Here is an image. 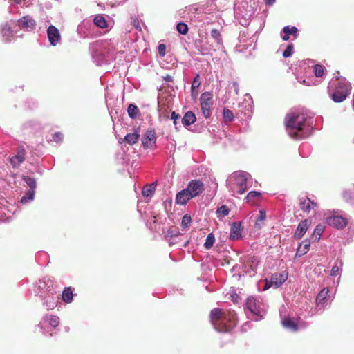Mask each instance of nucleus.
I'll return each mask as SVG.
<instances>
[{"label":"nucleus","mask_w":354,"mask_h":354,"mask_svg":"<svg viewBox=\"0 0 354 354\" xmlns=\"http://www.w3.org/2000/svg\"><path fill=\"white\" fill-rule=\"evenodd\" d=\"M156 132L153 129H147L142 140L144 148L151 147L156 142Z\"/></svg>","instance_id":"obj_17"},{"label":"nucleus","mask_w":354,"mask_h":354,"mask_svg":"<svg viewBox=\"0 0 354 354\" xmlns=\"http://www.w3.org/2000/svg\"><path fill=\"white\" fill-rule=\"evenodd\" d=\"M176 29L180 34L186 35L188 32V26L186 24L180 22L176 26Z\"/></svg>","instance_id":"obj_38"},{"label":"nucleus","mask_w":354,"mask_h":354,"mask_svg":"<svg viewBox=\"0 0 354 354\" xmlns=\"http://www.w3.org/2000/svg\"><path fill=\"white\" fill-rule=\"evenodd\" d=\"M48 322L50 326L55 328L57 327L59 324V319L57 316L55 315H50L48 317Z\"/></svg>","instance_id":"obj_40"},{"label":"nucleus","mask_w":354,"mask_h":354,"mask_svg":"<svg viewBox=\"0 0 354 354\" xmlns=\"http://www.w3.org/2000/svg\"><path fill=\"white\" fill-rule=\"evenodd\" d=\"M196 120V117L195 114L189 111L185 113L183 118H182V123L185 127H188L192 124H194Z\"/></svg>","instance_id":"obj_24"},{"label":"nucleus","mask_w":354,"mask_h":354,"mask_svg":"<svg viewBox=\"0 0 354 354\" xmlns=\"http://www.w3.org/2000/svg\"><path fill=\"white\" fill-rule=\"evenodd\" d=\"M342 197L346 202L354 205V192L344 190L342 192Z\"/></svg>","instance_id":"obj_30"},{"label":"nucleus","mask_w":354,"mask_h":354,"mask_svg":"<svg viewBox=\"0 0 354 354\" xmlns=\"http://www.w3.org/2000/svg\"><path fill=\"white\" fill-rule=\"evenodd\" d=\"M47 36L51 46H55L61 41V34L59 30L53 25L47 28Z\"/></svg>","instance_id":"obj_10"},{"label":"nucleus","mask_w":354,"mask_h":354,"mask_svg":"<svg viewBox=\"0 0 354 354\" xmlns=\"http://www.w3.org/2000/svg\"><path fill=\"white\" fill-rule=\"evenodd\" d=\"M1 32L3 37H10L12 35V30L8 24H5L3 26Z\"/></svg>","instance_id":"obj_41"},{"label":"nucleus","mask_w":354,"mask_h":354,"mask_svg":"<svg viewBox=\"0 0 354 354\" xmlns=\"http://www.w3.org/2000/svg\"><path fill=\"white\" fill-rule=\"evenodd\" d=\"M140 138V135L138 131L133 133H127L124 137V141L132 145L136 143Z\"/></svg>","instance_id":"obj_28"},{"label":"nucleus","mask_w":354,"mask_h":354,"mask_svg":"<svg viewBox=\"0 0 354 354\" xmlns=\"http://www.w3.org/2000/svg\"><path fill=\"white\" fill-rule=\"evenodd\" d=\"M214 241H215L214 235L212 233L209 234L207 235L205 242L204 243V247L206 249H210L213 246Z\"/></svg>","instance_id":"obj_33"},{"label":"nucleus","mask_w":354,"mask_h":354,"mask_svg":"<svg viewBox=\"0 0 354 354\" xmlns=\"http://www.w3.org/2000/svg\"><path fill=\"white\" fill-rule=\"evenodd\" d=\"M231 297H232V301L234 303H238L239 302V297L238 295H236V294L232 295Z\"/></svg>","instance_id":"obj_52"},{"label":"nucleus","mask_w":354,"mask_h":354,"mask_svg":"<svg viewBox=\"0 0 354 354\" xmlns=\"http://www.w3.org/2000/svg\"><path fill=\"white\" fill-rule=\"evenodd\" d=\"M180 115L177 114L175 111L171 112V119L173 120V123L176 126V129H177V127H176L177 120L180 118Z\"/></svg>","instance_id":"obj_50"},{"label":"nucleus","mask_w":354,"mask_h":354,"mask_svg":"<svg viewBox=\"0 0 354 354\" xmlns=\"http://www.w3.org/2000/svg\"><path fill=\"white\" fill-rule=\"evenodd\" d=\"M201 108L205 118L211 115V106L212 105V95L209 92L203 93L200 97Z\"/></svg>","instance_id":"obj_7"},{"label":"nucleus","mask_w":354,"mask_h":354,"mask_svg":"<svg viewBox=\"0 0 354 354\" xmlns=\"http://www.w3.org/2000/svg\"><path fill=\"white\" fill-rule=\"evenodd\" d=\"M282 33L281 38L284 41H288L290 35L294 39H297L299 36V30L296 26H286L282 29Z\"/></svg>","instance_id":"obj_14"},{"label":"nucleus","mask_w":354,"mask_h":354,"mask_svg":"<svg viewBox=\"0 0 354 354\" xmlns=\"http://www.w3.org/2000/svg\"><path fill=\"white\" fill-rule=\"evenodd\" d=\"M339 270V268L337 265L333 266L330 270V276L336 277L338 274Z\"/></svg>","instance_id":"obj_51"},{"label":"nucleus","mask_w":354,"mask_h":354,"mask_svg":"<svg viewBox=\"0 0 354 354\" xmlns=\"http://www.w3.org/2000/svg\"><path fill=\"white\" fill-rule=\"evenodd\" d=\"M231 310H224L221 308H214L212 310L210 313V319L214 328H216L220 321L225 317L226 313H228Z\"/></svg>","instance_id":"obj_13"},{"label":"nucleus","mask_w":354,"mask_h":354,"mask_svg":"<svg viewBox=\"0 0 354 354\" xmlns=\"http://www.w3.org/2000/svg\"><path fill=\"white\" fill-rule=\"evenodd\" d=\"M185 189L190 193V195L194 198L203 192L204 185L199 180H192L188 183Z\"/></svg>","instance_id":"obj_11"},{"label":"nucleus","mask_w":354,"mask_h":354,"mask_svg":"<svg viewBox=\"0 0 354 354\" xmlns=\"http://www.w3.org/2000/svg\"><path fill=\"white\" fill-rule=\"evenodd\" d=\"M276 0H267V6H272L274 4Z\"/></svg>","instance_id":"obj_54"},{"label":"nucleus","mask_w":354,"mask_h":354,"mask_svg":"<svg viewBox=\"0 0 354 354\" xmlns=\"http://www.w3.org/2000/svg\"><path fill=\"white\" fill-rule=\"evenodd\" d=\"M156 185L151 183L150 185H145L142 190V194L145 197H151L155 192Z\"/></svg>","instance_id":"obj_27"},{"label":"nucleus","mask_w":354,"mask_h":354,"mask_svg":"<svg viewBox=\"0 0 354 354\" xmlns=\"http://www.w3.org/2000/svg\"><path fill=\"white\" fill-rule=\"evenodd\" d=\"M297 81L301 84H303L304 85H306V86H310L313 84V80L310 79V78H303V77H297Z\"/></svg>","instance_id":"obj_46"},{"label":"nucleus","mask_w":354,"mask_h":354,"mask_svg":"<svg viewBox=\"0 0 354 354\" xmlns=\"http://www.w3.org/2000/svg\"><path fill=\"white\" fill-rule=\"evenodd\" d=\"M246 308L250 311L254 315H256L258 319H262L263 315L261 314V311H263V304L257 301L254 297H250L247 299L246 301Z\"/></svg>","instance_id":"obj_6"},{"label":"nucleus","mask_w":354,"mask_h":354,"mask_svg":"<svg viewBox=\"0 0 354 354\" xmlns=\"http://www.w3.org/2000/svg\"><path fill=\"white\" fill-rule=\"evenodd\" d=\"M263 290H266V284L263 287Z\"/></svg>","instance_id":"obj_57"},{"label":"nucleus","mask_w":354,"mask_h":354,"mask_svg":"<svg viewBox=\"0 0 354 354\" xmlns=\"http://www.w3.org/2000/svg\"><path fill=\"white\" fill-rule=\"evenodd\" d=\"M192 222L191 216L188 214H185L182 218L181 227L183 230H187Z\"/></svg>","instance_id":"obj_35"},{"label":"nucleus","mask_w":354,"mask_h":354,"mask_svg":"<svg viewBox=\"0 0 354 354\" xmlns=\"http://www.w3.org/2000/svg\"><path fill=\"white\" fill-rule=\"evenodd\" d=\"M351 88L349 82L344 77H339L329 83L328 93L333 102L340 103L346 99Z\"/></svg>","instance_id":"obj_2"},{"label":"nucleus","mask_w":354,"mask_h":354,"mask_svg":"<svg viewBox=\"0 0 354 354\" xmlns=\"http://www.w3.org/2000/svg\"><path fill=\"white\" fill-rule=\"evenodd\" d=\"M242 230L241 223H233L230 228V240L236 241L241 239Z\"/></svg>","instance_id":"obj_18"},{"label":"nucleus","mask_w":354,"mask_h":354,"mask_svg":"<svg viewBox=\"0 0 354 354\" xmlns=\"http://www.w3.org/2000/svg\"><path fill=\"white\" fill-rule=\"evenodd\" d=\"M313 71L317 77H321L324 74V66L320 64H315L313 66Z\"/></svg>","instance_id":"obj_39"},{"label":"nucleus","mask_w":354,"mask_h":354,"mask_svg":"<svg viewBox=\"0 0 354 354\" xmlns=\"http://www.w3.org/2000/svg\"><path fill=\"white\" fill-rule=\"evenodd\" d=\"M288 274L286 271L275 272L271 276L270 281L267 279V290L270 287L277 288L280 287L288 279Z\"/></svg>","instance_id":"obj_8"},{"label":"nucleus","mask_w":354,"mask_h":354,"mask_svg":"<svg viewBox=\"0 0 354 354\" xmlns=\"http://www.w3.org/2000/svg\"><path fill=\"white\" fill-rule=\"evenodd\" d=\"M328 296V289L323 288L317 295L316 297V307L310 308V310L307 313L306 316L313 317L315 315L321 314L325 309L327 305Z\"/></svg>","instance_id":"obj_4"},{"label":"nucleus","mask_w":354,"mask_h":354,"mask_svg":"<svg viewBox=\"0 0 354 354\" xmlns=\"http://www.w3.org/2000/svg\"><path fill=\"white\" fill-rule=\"evenodd\" d=\"M166 53V46L163 44H160L158 46V54L160 57H164Z\"/></svg>","instance_id":"obj_48"},{"label":"nucleus","mask_w":354,"mask_h":354,"mask_svg":"<svg viewBox=\"0 0 354 354\" xmlns=\"http://www.w3.org/2000/svg\"><path fill=\"white\" fill-rule=\"evenodd\" d=\"M299 205L300 209L306 213H309L311 209L317 206L316 203L306 196L299 198Z\"/></svg>","instance_id":"obj_15"},{"label":"nucleus","mask_w":354,"mask_h":354,"mask_svg":"<svg viewBox=\"0 0 354 354\" xmlns=\"http://www.w3.org/2000/svg\"><path fill=\"white\" fill-rule=\"evenodd\" d=\"M281 323L284 328L291 332H296L299 329L298 325L290 317L284 318Z\"/></svg>","instance_id":"obj_23"},{"label":"nucleus","mask_w":354,"mask_h":354,"mask_svg":"<svg viewBox=\"0 0 354 354\" xmlns=\"http://www.w3.org/2000/svg\"><path fill=\"white\" fill-rule=\"evenodd\" d=\"M35 193V190L30 189L29 190L26 194V196H23L21 198V203H26L27 201V199L32 200L33 199L34 195Z\"/></svg>","instance_id":"obj_43"},{"label":"nucleus","mask_w":354,"mask_h":354,"mask_svg":"<svg viewBox=\"0 0 354 354\" xmlns=\"http://www.w3.org/2000/svg\"><path fill=\"white\" fill-rule=\"evenodd\" d=\"M324 228L325 227L322 224H319L315 227L312 235V239L314 241L318 242L319 241L320 237L324 232Z\"/></svg>","instance_id":"obj_26"},{"label":"nucleus","mask_w":354,"mask_h":354,"mask_svg":"<svg viewBox=\"0 0 354 354\" xmlns=\"http://www.w3.org/2000/svg\"><path fill=\"white\" fill-rule=\"evenodd\" d=\"M261 195V194L259 192H256V191H252V192H250L247 196H246V199L248 200V202H250L252 201V199H254V198L256 197H260Z\"/></svg>","instance_id":"obj_45"},{"label":"nucleus","mask_w":354,"mask_h":354,"mask_svg":"<svg viewBox=\"0 0 354 354\" xmlns=\"http://www.w3.org/2000/svg\"><path fill=\"white\" fill-rule=\"evenodd\" d=\"M233 87L234 88V91H235L236 93L239 94V84L236 82H233Z\"/></svg>","instance_id":"obj_53"},{"label":"nucleus","mask_w":354,"mask_h":354,"mask_svg":"<svg viewBox=\"0 0 354 354\" xmlns=\"http://www.w3.org/2000/svg\"><path fill=\"white\" fill-rule=\"evenodd\" d=\"M250 174L243 171H237L232 174L233 180L232 189L239 194H244L248 189V180Z\"/></svg>","instance_id":"obj_3"},{"label":"nucleus","mask_w":354,"mask_h":354,"mask_svg":"<svg viewBox=\"0 0 354 354\" xmlns=\"http://www.w3.org/2000/svg\"><path fill=\"white\" fill-rule=\"evenodd\" d=\"M294 53V45L292 43L288 44L286 49L283 52V57L284 58L290 57Z\"/></svg>","instance_id":"obj_34"},{"label":"nucleus","mask_w":354,"mask_h":354,"mask_svg":"<svg viewBox=\"0 0 354 354\" xmlns=\"http://www.w3.org/2000/svg\"><path fill=\"white\" fill-rule=\"evenodd\" d=\"M326 222L329 225L337 230L343 229L348 223L346 219L342 216H329L327 218Z\"/></svg>","instance_id":"obj_12"},{"label":"nucleus","mask_w":354,"mask_h":354,"mask_svg":"<svg viewBox=\"0 0 354 354\" xmlns=\"http://www.w3.org/2000/svg\"><path fill=\"white\" fill-rule=\"evenodd\" d=\"M23 180L30 187V189L35 190L37 187V183L35 178L28 176H24Z\"/></svg>","instance_id":"obj_36"},{"label":"nucleus","mask_w":354,"mask_h":354,"mask_svg":"<svg viewBox=\"0 0 354 354\" xmlns=\"http://www.w3.org/2000/svg\"><path fill=\"white\" fill-rule=\"evenodd\" d=\"M211 37L216 41L218 45L222 44V36L219 30L212 29L211 30Z\"/></svg>","instance_id":"obj_32"},{"label":"nucleus","mask_w":354,"mask_h":354,"mask_svg":"<svg viewBox=\"0 0 354 354\" xmlns=\"http://www.w3.org/2000/svg\"><path fill=\"white\" fill-rule=\"evenodd\" d=\"M169 233H174V231L172 230V228H170L168 231Z\"/></svg>","instance_id":"obj_56"},{"label":"nucleus","mask_w":354,"mask_h":354,"mask_svg":"<svg viewBox=\"0 0 354 354\" xmlns=\"http://www.w3.org/2000/svg\"><path fill=\"white\" fill-rule=\"evenodd\" d=\"M25 159V150L23 148L18 149L17 153L10 158V163L13 167L19 166Z\"/></svg>","instance_id":"obj_22"},{"label":"nucleus","mask_w":354,"mask_h":354,"mask_svg":"<svg viewBox=\"0 0 354 354\" xmlns=\"http://www.w3.org/2000/svg\"><path fill=\"white\" fill-rule=\"evenodd\" d=\"M127 113L129 118L135 119L139 115L140 110L136 105L130 104L127 108Z\"/></svg>","instance_id":"obj_29"},{"label":"nucleus","mask_w":354,"mask_h":354,"mask_svg":"<svg viewBox=\"0 0 354 354\" xmlns=\"http://www.w3.org/2000/svg\"><path fill=\"white\" fill-rule=\"evenodd\" d=\"M200 84H201L200 75H199V74H197L194 77V80L192 83V93L194 92V89L198 88L199 87Z\"/></svg>","instance_id":"obj_44"},{"label":"nucleus","mask_w":354,"mask_h":354,"mask_svg":"<svg viewBox=\"0 0 354 354\" xmlns=\"http://www.w3.org/2000/svg\"><path fill=\"white\" fill-rule=\"evenodd\" d=\"M36 25L35 21L32 19L31 17L28 16L23 17L19 21V26L25 29H30L32 30L35 28Z\"/></svg>","instance_id":"obj_21"},{"label":"nucleus","mask_w":354,"mask_h":354,"mask_svg":"<svg viewBox=\"0 0 354 354\" xmlns=\"http://www.w3.org/2000/svg\"><path fill=\"white\" fill-rule=\"evenodd\" d=\"M223 116L225 122H230L234 118V115L232 111L226 108L223 111Z\"/></svg>","instance_id":"obj_37"},{"label":"nucleus","mask_w":354,"mask_h":354,"mask_svg":"<svg viewBox=\"0 0 354 354\" xmlns=\"http://www.w3.org/2000/svg\"><path fill=\"white\" fill-rule=\"evenodd\" d=\"M17 3H19L20 0H14Z\"/></svg>","instance_id":"obj_58"},{"label":"nucleus","mask_w":354,"mask_h":354,"mask_svg":"<svg viewBox=\"0 0 354 354\" xmlns=\"http://www.w3.org/2000/svg\"><path fill=\"white\" fill-rule=\"evenodd\" d=\"M309 225L310 221L308 219L301 221L295 231L294 238L295 239H301L308 230Z\"/></svg>","instance_id":"obj_16"},{"label":"nucleus","mask_w":354,"mask_h":354,"mask_svg":"<svg viewBox=\"0 0 354 354\" xmlns=\"http://www.w3.org/2000/svg\"><path fill=\"white\" fill-rule=\"evenodd\" d=\"M250 219L254 222V229L256 231L261 230L266 223V211L263 209H259L257 213H253Z\"/></svg>","instance_id":"obj_9"},{"label":"nucleus","mask_w":354,"mask_h":354,"mask_svg":"<svg viewBox=\"0 0 354 354\" xmlns=\"http://www.w3.org/2000/svg\"><path fill=\"white\" fill-rule=\"evenodd\" d=\"M73 299V289L71 287H66L62 292V300L65 303H71Z\"/></svg>","instance_id":"obj_25"},{"label":"nucleus","mask_w":354,"mask_h":354,"mask_svg":"<svg viewBox=\"0 0 354 354\" xmlns=\"http://www.w3.org/2000/svg\"><path fill=\"white\" fill-rule=\"evenodd\" d=\"M133 26L137 28V29H140V27L139 26V23L138 21H136V20L133 21Z\"/></svg>","instance_id":"obj_55"},{"label":"nucleus","mask_w":354,"mask_h":354,"mask_svg":"<svg viewBox=\"0 0 354 354\" xmlns=\"http://www.w3.org/2000/svg\"><path fill=\"white\" fill-rule=\"evenodd\" d=\"M237 318L234 311L226 313L225 317L220 321L215 328L219 332L227 333L231 331L236 325Z\"/></svg>","instance_id":"obj_5"},{"label":"nucleus","mask_w":354,"mask_h":354,"mask_svg":"<svg viewBox=\"0 0 354 354\" xmlns=\"http://www.w3.org/2000/svg\"><path fill=\"white\" fill-rule=\"evenodd\" d=\"M284 124L288 136L295 140L308 138L313 130L312 119L299 111L287 113Z\"/></svg>","instance_id":"obj_1"},{"label":"nucleus","mask_w":354,"mask_h":354,"mask_svg":"<svg viewBox=\"0 0 354 354\" xmlns=\"http://www.w3.org/2000/svg\"><path fill=\"white\" fill-rule=\"evenodd\" d=\"M94 24L101 28H104L107 27V22L105 19V18L102 15H97L94 18Z\"/></svg>","instance_id":"obj_31"},{"label":"nucleus","mask_w":354,"mask_h":354,"mask_svg":"<svg viewBox=\"0 0 354 354\" xmlns=\"http://www.w3.org/2000/svg\"><path fill=\"white\" fill-rule=\"evenodd\" d=\"M160 116L164 119H169V107H167V109H165L164 111H162V109H160Z\"/></svg>","instance_id":"obj_49"},{"label":"nucleus","mask_w":354,"mask_h":354,"mask_svg":"<svg viewBox=\"0 0 354 354\" xmlns=\"http://www.w3.org/2000/svg\"><path fill=\"white\" fill-rule=\"evenodd\" d=\"M310 241L308 239H305L301 241L297 249L296 254L295 256V259L301 257V256L306 254L310 249Z\"/></svg>","instance_id":"obj_19"},{"label":"nucleus","mask_w":354,"mask_h":354,"mask_svg":"<svg viewBox=\"0 0 354 354\" xmlns=\"http://www.w3.org/2000/svg\"><path fill=\"white\" fill-rule=\"evenodd\" d=\"M229 212H230L229 208L225 205L218 207L216 211L217 214L218 216H227L229 214Z\"/></svg>","instance_id":"obj_42"},{"label":"nucleus","mask_w":354,"mask_h":354,"mask_svg":"<svg viewBox=\"0 0 354 354\" xmlns=\"http://www.w3.org/2000/svg\"><path fill=\"white\" fill-rule=\"evenodd\" d=\"M192 198L190 193L186 189H184L176 194V203L179 205H185Z\"/></svg>","instance_id":"obj_20"},{"label":"nucleus","mask_w":354,"mask_h":354,"mask_svg":"<svg viewBox=\"0 0 354 354\" xmlns=\"http://www.w3.org/2000/svg\"><path fill=\"white\" fill-rule=\"evenodd\" d=\"M64 138V136L60 132H56L53 135V140L56 142H61Z\"/></svg>","instance_id":"obj_47"}]
</instances>
